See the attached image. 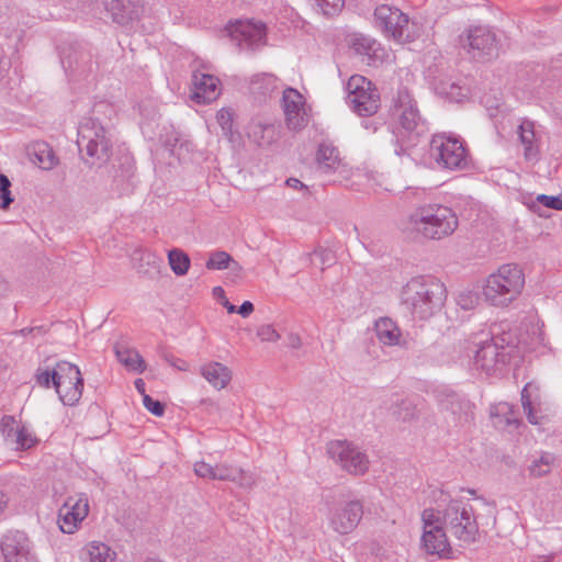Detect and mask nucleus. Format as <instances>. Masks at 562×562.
I'll use <instances>...</instances> for the list:
<instances>
[{"label":"nucleus","mask_w":562,"mask_h":562,"mask_svg":"<svg viewBox=\"0 0 562 562\" xmlns=\"http://www.w3.org/2000/svg\"><path fill=\"white\" fill-rule=\"evenodd\" d=\"M248 135L258 146L265 147L274 142L276 128L271 124L254 123Z\"/></svg>","instance_id":"72a5a7b5"},{"label":"nucleus","mask_w":562,"mask_h":562,"mask_svg":"<svg viewBox=\"0 0 562 562\" xmlns=\"http://www.w3.org/2000/svg\"><path fill=\"white\" fill-rule=\"evenodd\" d=\"M200 374L218 391L225 389L232 380V371L223 363L216 361L201 366Z\"/></svg>","instance_id":"b1692460"},{"label":"nucleus","mask_w":562,"mask_h":562,"mask_svg":"<svg viewBox=\"0 0 562 562\" xmlns=\"http://www.w3.org/2000/svg\"><path fill=\"white\" fill-rule=\"evenodd\" d=\"M193 471L195 475L202 479L228 481L243 487L252 484L251 476L247 475L241 469L227 463L212 465L205 461H198L194 463Z\"/></svg>","instance_id":"dca6fc26"},{"label":"nucleus","mask_w":562,"mask_h":562,"mask_svg":"<svg viewBox=\"0 0 562 562\" xmlns=\"http://www.w3.org/2000/svg\"><path fill=\"white\" fill-rule=\"evenodd\" d=\"M9 67V61L4 58V56H0V78L2 77L3 71H5Z\"/></svg>","instance_id":"052dcab7"},{"label":"nucleus","mask_w":562,"mask_h":562,"mask_svg":"<svg viewBox=\"0 0 562 562\" xmlns=\"http://www.w3.org/2000/svg\"><path fill=\"white\" fill-rule=\"evenodd\" d=\"M326 451L341 470L352 475H362L369 469L368 456L348 440H333L327 443Z\"/></svg>","instance_id":"9b49d317"},{"label":"nucleus","mask_w":562,"mask_h":562,"mask_svg":"<svg viewBox=\"0 0 562 562\" xmlns=\"http://www.w3.org/2000/svg\"><path fill=\"white\" fill-rule=\"evenodd\" d=\"M349 43L356 54L368 57L375 56L379 47V43L375 40L363 34H353Z\"/></svg>","instance_id":"e433bc0d"},{"label":"nucleus","mask_w":562,"mask_h":562,"mask_svg":"<svg viewBox=\"0 0 562 562\" xmlns=\"http://www.w3.org/2000/svg\"><path fill=\"white\" fill-rule=\"evenodd\" d=\"M77 145L83 162L102 168L112 155V142L104 126L93 117L83 119L78 127Z\"/></svg>","instance_id":"0eeeda50"},{"label":"nucleus","mask_w":562,"mask_h":562,"mask_svg":"<svg viewBox=\"0 0 562 562\" xmlns=\"http://www.w3.org/2000/svg\"><path fill=\"white\" fill-rule=\"evenodd\" d=\"M86 562H114L116 552L106 543L91 541L83 549Z\"/></svg>","instance_id":"cd10ccee"},{"label":"nucleus","mask_w":562,"mask_h":562,"mask_svg":"<svg viewBox=\"0 0 562 562\" xmlns=\"http://www.w3.org/2000/svg\"><path fill=\"white\" fill-rule=\"evenodd\" d=\"M254 312V304L250 301H245L236 311L241 317L246 318Z\"/></svg>","instance_id":"603ef678"},{"label":"nucleus","mask_w":562,"mask_h":562,"mask_svg":"<svg viewBox=\"0 0 562 562\" xmlns=\"http://www.w3.org/2000/svg\"><path fill=\"white\" fill-rule=\"evenodd\" d=\"M495 110H497V105L495 106V109H494V110H493V106H491V108L488 109V112H490V116H491V117H494V116H495V113H494V111H495Z\"/></svg>","instance_id":"338daca9"},{"label":"nucleus","mask_w":562,"mask_h":562,"mask_svg":"<svg viewBox=\"0 0 562 562\" xmlns=\"http://www.w3.org/2000/svg\"><path fill=\"white\" fill-rule=\"evenodd\" d=\"M9 498L5 493L0 490V515L4 512L8 506Z\"/></svg>","instance_id":"6e6d98bb"},{"label":"nucleus","mask_w":562,"mask_h":562,"mask_svg":"<svg viewBox=\"0 0 562 562\" xmlns=\"http://www.w3.org/2000/svg\"><path fill=\"white\" fill-rule=\"evenodd\" d=\"M143 404L155 416H162L165 413V405L148 394H144Z\"/></svg>","instance_id":"c03bdc74"},{"label":"nucleus","mask_w":562,"mask_h":562,"mask_svg":"<svg viewBox=\"0 0 562 562\" xmlns=\"http://www.w3.org/2000/svg\"><path fill=\"white\" fill-rule=\"evenodd\" d=\"M429 156L438 168L447 170L465 169L470 162L464 142L456 135L440 133L431 137Z\"/></svg>","instance_id":"6e6552de"},{"label":"nucleus","mask_w":562,"mask_h":562,"mask_svg":"<svg viewBox=\"0 0 562 562\" xmlns=\"http://www.w3.org/2000/svg\"><path fill=\"white\" fill-rule=\"evenodd\" d=\"M1 552L4 562H37L32 552L31 541L22 531H10L3 536Z\"/></svg>","instance_id":"a211bd4d"},{"label":"nucleus","mask_w":562,"mask_h":562,"mask_svg":"<svg viewBox=\"0 0 562 562\" xmlns=\"http://www.w3.org/2000/svg\"><path fill=\"white\" fill-rule=\"evenodd\" d=\"M506 424H507V425H512V424H514V425H516V426H517V425L519 424V420H518V419H515V418H512V417H506Z\"/></svg>","instance_id":"69168bd1"},{"label":"nucleus","mask_w":562,"mask_h":562,"mask_svg":"<svg viewBox=\"0 0 562 562\" xmlns=\"http://www.w3.org/2000/svg\"><path fill=\"white\" fill-rule=\"evenodd\" d=\"M10 187L11 182L9 178L4 173L0 172V188L10 189Z\"/></svg>","instance_id":"bf43d9fd"},{"label":"nucleus","mask_w":562,"mask_h":562,"mask_svg":"<svg viewBox=\"0 0 562 562\" xmlns=\"http://www.w3.org/2000/svg\"><path fill=\"white\" fill-rule=\"evenodd\" d=\"M146 562H162V561L158 560V559H148Z\"/></svg>","instance_id":"774afa93"},{"label":"nucleus","mask_w":562,"mask_h":562,"mask_svg":"<svg viewBox=\"0 0 562 562\" xmlns=\"http://www.w3.org/2000/svg\"><path fill=\"white\" fill-rule=\"evenodd\" d=\"M216 120L218 124L221 125L222 130L227 134L232 131L233 126V115L229 110L222 109L216 114Z\"/></svg>","instance_id":"de8ad7c7"},{"label":"nucleus","mask_w":562,"mask_h":562,"mask_svg":"<svg viewBox=\"0 0 562 562\" xmlns=\"http://www.w3.org/2000/svg\"><path fill=\"white\" fill-rule=\"evenodd\" d=\"M314 8L326 16L338 14L344 8V0H313Z\"/></svg>","instance_id":"a19ab883"},{"label":"nucleus","mask_w":562,"mask_h":562,"mask_svg":"<svg viewBox=\"0 0 562 562\" xmlns=\"http://www.w3.org/2000/svg\"><path fill=\"white\" fill-rule=\"evenodd\" d=\"M548 196H549V195H547V194H539V195L536 198V201H537L538 203H540L541 205H543V206H544V205H546V203H547Z\"/></svg>","instance_id":"0e129e2a"},{"label":"nucleus","mask_w":562,"mask_h":562,"mask_svg":"<svg viewBox=\"0 0 562 562\" xmlns=\"http://www.w3.org/2000/svg\"><path fill=\"white\" fill-rule=\"evenodd\" d=\"M442 407L454 415V423L459 426L470 424L473 418V405L465 398L451 394L442 402Z\"/></svg>","instance_id":"393cba45"},{"label":"nucleus","mask_w":562,"mask_h":562,"mask_svg":"<svg viewBox=\"0 0 562 562\" xmlns=\"http://www.w3.org/2000/svg\"><path fill=\"white\" fill-rule=\"evenodd\" d=\"M314 255L319 257L322 259V261L325 262L326 258L329 256V252L326 250H322V251H315Z\"/></svg>","instance_id":"e2e57ef3"},{"label":"nucleus","mask_w":562,"mask_h":562,"mask_svg":"<svg viewBox=\"0 0 562 562\" xmlns=\"http://www.w3.org/2000/svg\"><path fill=\"white\" fill-rule=\"evenodd\" d=\"M218 79L212 75L194 71L192 75V99L196 103H210L220 95Z\"/></svg>","instance_id":"4be33fe9"},{"label":"nucleus","mask_w":562,"mask_h":562,"mask_svg":"<svg viewBox=\"0 0 562 562\" xmlns=\"http://www.w3.org/2000/svg\"><path fill=\"white\" fill-rule=\"evenodd\" d=\"M418 405L419 401L417 398L400 397L396 395L395 400L391 403L390 411L396 419L409 422L418 416Z\"/></svg>","instance_id":"a878e982"},{"label":"nucleus","mask_w":562,"mask_h":562,"mask_svg":"<svg viewBox=\"0 0 562 562\" xmlns=\"http://www.w3.org/2000/svg\"><path fill=\"white\" fill-rule=\"evenodd\" d=\"M318 169L325 173L336 171L341 165L338 149L329 143H322L316 154Z\"/></svg>","instance_id":"bb28decb"},{"label":"nucleus","mask_w":562,"mask_h":562,"mask_svg":"<svg viewBox=\"0 0 562 562\" xmlns=\"http://www.w3.org/2000/svg\"><path fill=\"white\" fill-rule=\"evenodd\" d=\"M537 391L535 386L531 384H526L525 387L521 391V405L524 408V412L527 415L528 422L533 425L540 424L541 416L539 415V412L537 411V395L533 393Z\"/></svg>","instance_id":"7c9ffc66"},{"label":"nucleus","mask_w":562,"mask_h":562,"mask_svg":"<svg viewBox=\"0 0 562 562\" xmlns=\"http://www.w3.org/2000/svg\"><path fill=\"white\" fill-rule=\"evenodd\" d=\"M363 516V504L361 501L351 499L342 505L333 508L328 515V525L338 535H349L360 524Z\"/></svg>","instance_id":"4468645a"},{"label":"nucleus","mask_w":562,"mask_h":562,"mask_svg":"<svg viewBox=\"0 0 562 562\" xmlns=\"http://www.w3.org/2000/svg\"><path fill=\"white\" fill-rule=\"evenodd\" d=\"M286 184L291 188H294V189H303V188H306L304 186L303 182H301L299 179L296 178H290L286 180Z\"/></svg>","instance_id":"5fc2aeb1"},{"label":"nucleus","mask_w":562,"mask_h":562,"mask_svg":"<svg viewBox=\"0 0 562 562\" xmlns=\"http://www.w3.org/2000/svg\"><path fill=\"white\" fill-rule=\"evenodd\" d=\"M115 356L131 371L143 372L145 370V362L142 356L134 349L116 345Z\"/></svg>","instance_id":"2f4dec72"},{"label":"nucleus","mask_w":562,"mask_h":562,"mask_svg":"<svg viewBox=\"0 0 562 562\" xmlns=\"http://www.w3.org/2000/svg\"><path fill=\"white\" fill-rule=\"evenodd\" d=\"M442 499L435 512L445 529L460 542L470 544L476 540L479 525L469 501L451 498L441 492Z\"/></svg>","instance_id":"20e7f679"},{"label":"nucleus","mask_w":562,"mask_h":562,"mask_svg":"<svg viewBox=\"0 0 562 562\" xmlns=\"http://www.w3.org/2000/svg\"><path fill=\"white\" fill-rule=\"evenodd\" d=\"M105 9L111 14L113 22L126 25L138 20L143 12L142 0H106Z\"/></svg>","instance_id":"412c9836"},{"label":"nucleus","mask_w":562,"mask_h":562,"mask_svg":"<svg viewBox=\"0 0 562 562\" xmlns=\"http://www.w3.org/2000/svg\"><path fill=\"white\" fill-rule=\"evenodd\" d=\"M32 155L34 157L33 161L44 170L53 169L58 162L54 150L47 143L35 144L33 146Z\"/></svg>","instance_id":"473e14b6"},{"label":"nucleus","mask_w":562,"mask_h":562,"mask_svg":"<svg viewBox=\"0 0 562 562\" xmlns=\"http://www.w3.org/2000/svg\"><path fill=\"white\" fill-rule=\"evenodd\" d=\"M303 95L293 88H286L282 95L285 123L291 131H301L308 124Z\"/></svg>","instance_id":"6ab92c4d"},{"label":"nucleus","mask_w":562,"mask_h":562,"mask_svg":"<svg viewBox=\"0 0 562 562\" xmlns=\"http://www.w3.org/2000/svg\"><path fill=\"white\" fill-rule=\"evenodd\" d=\"M257 336L262 341H269V342H274L280 339V335L278 334V331L273 328L272 325H268V324L259 326V328L257 330Z\"/></svg>","instance_id":"a18cd8bd"},{"label":"nucleus","mask_w":562,"mask_h":562,"mask_svg":"<svg viewBox=\"0 0 562 562\" xmlns=\"http://www.w3.org/2000/svg\"><path fill=\"white\" fill-rule=\"evenodd\" d=\"M446 299L445 284L430 276L412 278L401 291L402 305L418 319H428L439 312Z\"/></svg>","instance_id":"f03ea898"},{"label":"nucleus","mask_w":562,"mask_h":562,"mask_svg":"<svg viewBox=\"0 0 562 562\" xmlns=\"http://www.w3.org/2000/svg\"><path fill=\"white\" fill-rule=\"evenodd\" d=\"M518 138L524 148V157L528 161L537 162L540 159V139L537 136L533 122L522 121L518 126Z\"/></svg>","instance_id":"5701e85b"},{"label":"nucleus","mask_w":562,"mask_h":562,"mask_svg":"<svg viewBox=\"0 0 562 562\" xmlns=\"http://www.w3.org/2000/svg\"><path fill=\"white\" fill-rule=\"evenodd\" d=\"M280 80L270 72L255 75L249 85L251 93L268 95L278 90Z\"/></svg>","instance_id":"c756f323"},{"label":"nucleus","mask_w":562,"mask_h":562,"mask_svg":"<svg viewBox=\"0 0 562 562\" xmlns=\"http://www.w3.org/2000/svg\"><path fill=\"white\" fill-rule=\"evenodd\" d=\"M477 302L479 296L471 291L460 293L458 297V304L463 310H472L477 304Z\"/></svg>","instance_id":"49530a36"},{"label":"nucleus","mask_w":562,"mask_h":562,"mask_svg":"<svg viewBox=\"0 0 562 562\" xmlns=\"http://www.w3.org/2000/svg\"><path fill=\"white\" fill-rule=\"evenodd\" d=\"M113 168V187L115 190L120 191L124 188V186L132 179L134 175V166L132 159L128 156H124L122 161L116 167Z\"/></svg>","instance_id":"c9c22d12"},{"label":"nucleus","mask_w":562,"mask_h":562,"mask_svg":"<svg viewBox=\"0 0 562 562\" xmlns=\"http://www.w3.org/2000/svg\"><path fill=\"white\" fill-rule=\"evenodd\" d=\"M36 383L42 387L54 386L64 405H76L82 395L83 379L79 368L70 362L60 361L53 370L38 368Z\"/></svg>","instance_id":"423d86ee"},{"label":"nucleus","mask_w":562,"mask_h":562,"mask_svg":"<svg viewBox=\"0 0 562 562\" xmlns=\"http://www.w3.org/2000/svg\"><path fill=\"white\" fill-rule=\"evenodd\" d=\"M33 443L34 440L30 436V434H27V431L24 428H21L15 438H13L12 445H14V449L16 450H25L31 448Z\"/></svg>","instance_id":"37998d69"},{"label":"nucleus","mask_w":562,"mask_h":562,"mask_svg":"<svg viewBox=\"0 0 562 562\" xmlns=\"http://www.w3.org/2000/svg\"><path fill=\"white\" fill-rule=\"evenodd\" d=\"M375 25L385 36L392 37L397 42H409L408 33L409 18L395 7L387 4L378 5L374 10Z\"/></svg>","instance_id":"ddd939ff"},{"label":"nucleus","mask_w":562,"mask_h":562,"mask_svg":"<svg viewBox=\"0 0 562 562\" xmlns=\"http://www.w3.org/2000/svg\"><path fill=\"white\" fill-rule=\"evenodd\" d=\"M555 462V457L550 452L542 453L538 459H535L528 467L529 475L532 477H541L549 474Z\"/></svg>","instance_id":"4c0bfd02"},{"label":"nucleus","mask_w":562,"mask_h":562,"mask_svg":"<svg viewBox=\"0 0 562 562\" xmlns=\"http://www.w3.org/2000/svg\"><path fill=\"white\" fill-rule=\"evenodd\" d=\"M168 261L170 269L176 276L187 274L190 268L189 256L179 248H175L168 251Z\"/></svg>","instance_id":"58836bf2"},{"label":"nucleus","mask_w":562,"mask_h":562,"mask_svg":"<svg viewBox=\"0 0 562 562\" xmlns=\"http://www.w3.org/2000/svg\"><path fill=\"white\" fill-rule=\"evenodd\" d=\"M349 108L359 116H371L380 108V93L366 77L353 75L346 86Z\"/></svg>","instance_id":"1a4fd4ad"},{"label":"nucleus","mask_w":562,"mask_h":562,"mask_svg":"<svg viewBox=\"0 0 562 562\" xmlns=\"http://www.w3.org/2000/svg\"><path fill=\"white\" fill-rule=\"evenodd\" d=\"M525 286L522 270L514 263L501 266L484 281L482 294L486 303L505 307L516 301Z\"/></svg>","instance_id":"39448f33"},{"label":"nucleus","mask_w":562,"mask_h":562,"mask_svg":"<svg viewBox=\"0 0 562 562\" xmlns=\"http://www.w3.org/2000/svg\"><path fill=\"white\" fill-rule=\"evenodd\" d=\"M227 31L231 40L241 49H255L266 44V25L261 22L238 20Z\"/></svg>","instance_id":"2eb2a0df"},{"label":"nucleus","mask_w":562,"mask_h":562,"mask_svg":"<svg viewBox=\"0 0 562 562\" xmlns=\"http://www.w3.org/2000/svg\"><path fill=\"white\" fill-rule=\"evenodd\" d=\"M89 513L88 498L85 495L70 496L59 508L58 526L64 533H74Z\"/></svg>","instance_id":"f3484780"},{"label":"nucleus","mask_w":562,"mask_h":562,"mask_svg":"<svg viewBox=\"0 0 562 562\" xmlns=\"http://www.w3.org/2000/svg\"><path fill=\"white\" fill-rule=\"evenodd\" d=\"M458 225V216L450 206L429 202L417 205L402 222L401 229L413 238L441 240L451 236Z\"/></svg>","instance_id":"f257e3e1"},{"label":"nucleus","mask_w":562,"mask_h":562,"mask_svg":"<svg viewBox=\"0 0 562 562\" xmlns=\"http://www.w3.org/2000/svg\"><path fill=\"white\" fill-rule=\"evenodd\" d=\"M213 294L221 301L225 297V292L221 286H215L213 289Z\"/></svg>","instance_id":"680f3d73"},{"label":"nucleus","mask_w":562,"mask_h":562,"mask_svg":"<svg viewBox=\"0 0 562 562\" xmlns=\"http://www.w3.org/2000/svg\"><path fill=\"white\" fill-rule=\"evenodd\" d=\"M140 260L146 261L148 268L143 269V266L140 265L138 268L139 273L151 277L153 274L159 272V268L162 263V260L158 256H156L151 252H143L140 256Z\"/></svg>","instance_id":"79ce46f5"},{"label":"nucleus","mask_w":562,"mask_h":562,"mask_svg":"<svg viewBox=\"0 0 562 562\" xmlns=\"http://www.w3.org/2000/svg\"><path fill=\"white\" fill-rule=\"evenodd\" d=\"M288 347L292 349H300L302 347V340L299 335L290 334L288 336Z\"/></svg>","instance_id":"864d4df0"},{"label":"nucleus","mask_w":562,"mask_h":562,"mask_svg":"<svg viewBox=\"0 0 562 562\" xmlns=\"http://www.w3.org/2000/svg\"><path fill=\"white\" fill-rule=\"evenodd\" d=\"M423 536L422 543L425 551L429 554H437L440 558H447L451 552L448 541L449 533L442 522L437 517L435 508H426L422 513Z\"/></svg>","instance_id":"f8f14e48"},{"label":"nucleus","mask_w":562,"mask_h":562,"mask_svg":"<svg viewBox=\"0 0 562 562\" xmlns=\"http://www.w3.org/2000/svg\"><path fill=\"white\" fill-rule=\"evenodd\" d=\"M19 427L16 420L12 416L4 415L1 418L0 435L8 445L13 443V438L18 435Z\"/></svg>","instance_id":"ea45409f"},{"label":"nucleus","mask_w":562,"mask_h":562,"mask_svg":"<svg viewBox=\"0 0 562 562\" xmlns=\"http://www.w3.org/2000/svg\"><path fill=\"white\" fill-rule=\"evenodd\" d=\"M468 47L476 52L474 57H492L496 55V36L495 34L485 26H476L471 29L468 34Z\"/></svg>","instance_id":"aec40b11"},{"label":"nucleus","mask_w":562,"mask_h":562,"mask_svg":"<svg viewBox=\"0 0 562 562\" xmlns=\"http://www.w3.org/2000/svg\"><path fill=\"white\" fill-rule=\"evenodd\" d=\"M205 267L209 270H224L228 268L234 271L241 270V266L235 261L228 252L223 250L211 252Z\"/></svg>","instance_id":"f704fd0d"},{"label":"nucleus","mask_w":562,"mask_h":562,"mask_svg":"<svg viewBox=\"0 0 562 562\" xmlns=\"http://www.w3.org/2000/svg\"><path fill=\"white\" fill-rule=\"evenodd\" d=\"M393 114L400 125L394 153L397 156L407 154V150L417 145L418 139L428 132V124L422 116L417 103L406 88H400L393 98Z\"/></svg>","instance_id":"7ed1b4c3"},{"label":"nucleus","mask_w":562,"mask_h":562,"mask_svg":"<svg viewBox=\"0 0 562 562\" xmlns=\"http://www.w3.org/2000/svg\"><path fill=\"white\" fill-rule=\"evenodd\" d=\"M13 202L10 189L0 188V207L5 210Z\"/></svg>","instance_id":"09e8293b"},{"label":"nucleus","mask_w":562,"mask_h":562,"mask_svg":"<svg viewBox=\"0 0 562 562\" xmlns=\"http://www.w3.org/2000/svg\"><path fill=\"white\" fill-rule=\"evenodd\" d=\"M165 360L170 363L172 367L177 368L180 371H186L188 369V363L180 359L175 358L173 356L165 355Z\"/></svg>","instance_id":"3c124183"},{"label":"nucleus","mask_w":562,"mask_h":562,"mask_svg":"<svg viewBox=\"0 0 562 562\" xmlns=\"http://www.w3.org/2000/svg\"><path fill=\"white\" fill-rule=\"evenodd\" d=\"M136 390L144 396L145 393V382L143 379H136L135 382Z\"/></svg>","instance_id":"13d9d810"},{"label":"nucleus","mask_w":562,"mask_h":562,"mask_svg":"<svg viewBox=\"0 0 562 562\" xmlns=\"http://www.w3.org/2000/svg\"><path fill=\"white\" fill-rule=\"evenodd\" d=\"M221 302L223 306L226 307L228 313H236L237 307L234 304L229 303V301L226 297H224Z\"/></svg>","instance_id":"4d7b16f0"},{"label":"nucleus","mask_w":562,"mask_h":562,"mask_svg":"<svg viewBox=\"0 0 562 562\" xmlns=\"http://www.w3.org/2000/svg\"><path fill=\"white\" fill-rule=\"evenodd\" d=\"M544 206L555 211H562V194L549 195Z\"/></svg>","instance_id":"8fccbe9b"},{"label":"nucleus","mask_w":562,"mask_h":562,"mask_svg":"<svg viewBox=\"0 0 562 562\" xmlns=\"http://www.w3.org/2000/svg\"><path fill=\"white\" fill-rule=\"evenodd\" d=\"M510 358V342L505 337H493L491 340L480 342L475 350L473 363L477 370L486 375L502 372Z\"/></svg>","instance_id":"9d476101"},{"label":"nucleus","mask_w":562,"mask_h":562,"mask_svg":"<svg viewBox=\"0 0 562 562\" xmlns=\"http://www.w3.org/2000/svg\"><path fill=\"white\" fill-rule=\"evenodd\" d=\"M378 339L386 346H395L400 342L401 330L389 317H382L375 322Z\"/></svg>","instance_id":"c85d7f7f"}]
</instances>
